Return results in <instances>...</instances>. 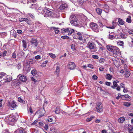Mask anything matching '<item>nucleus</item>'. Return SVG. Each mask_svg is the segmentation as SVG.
<instances>
[{"mask_svg": "<svg viewBox=\"0 0 133 133\" xmlns=\"http://www.w3.org/2000/svg\"><path fill=\"white\" fill-rule=\"evenodd\" d=\"M75 67V65L73 62H70L68 64V68L70 70H73Z\"/></svg>", "mask_w": 133, "mask_h": 133, "instance_id": "nucleus-13", "label": "nucleus"}, {"mask_svg": "<svg viewBox=\"0 0 133 133\" xmlns=\"http://www.w3.org/2000/svg\"><path fill=\"white\" fill-rule=\"evenodd\" d=\"M114 64L116 67H118L119 65V62L118 59H114L113 60Z\"/></svg>", "mask_w": 133, "mask_h": 133, "instance_id": "nucleus-14", "label": "nucleus"}, {"mask_svg": "<svg viewBox=\"0 0 133 133\" xmlns=\"http://www.w3.org/2000/svg\"><path fill=\"white\" fill-rule=\"evenodd\" d=\"M25 18H20V19L19 18V21L20 22H22V21H25Z\"/></svg>", "mask_w": 133, "mask_h": 133, "instance_id": "nucleus-56", "label": "nucleus"}, {"mask_svg": "<svg viewBox=\"0 0 133 133\" xmlns=\"http://www.w3.org/2000/svg\"><path fill=\"white\" fill-rule=\"evenodd\" d=\"M70 19L71 21L70 23L71 25L75 26L77 25V19L75 15H72L70 16Z\"/></svg>", "mask_w": 133, "mask_h": 133, "instance_id": "nucleus-1", "label": "nucleus"}, {"mask_svg": "<svg viewBox=\"0 0 133 133\" xmlns=\"http://www.w3.org/2000/svg\"><path fill=\"white\" fill-rule=\"evenodd\" d=\"M117 18H115L112 21V23L111 25H110L109 26L107 27L108 28L114 29L116 26H117Z\"/></svg>", "mask_w": 133, "mask_h": 133, "instance_id": "nucleus-8", "label": "nucleus"}, {"mask_svg": "<svg viewBox=\"0 0 133 133\" xmlns=\"http://www.w3.org/2000/svg\"><path fill=\"white\" fill-rule=\"evenodd\" d=\"M22 42L23 43V47H24L25 49L26 48V41L23 40L22 41Z\"/></svg>", "mask_w": 133, "mask_h": 133, "instance_id": "nucleus-36", "label": "nucleus"}, {"mask_svg": "<svg viewBox=\"0 0 133 133\" xmlns=\"http://www.w3.org/2000/svg\"><path fill=\"white\" fill-rule=\"evenodd\" d=\"M74 30L73 29H71L70 28L68 32V35H71L74 32Z\"/></svg>", "mask_w": 133, "mask_h": 133, "instance_id": "nucleus-37", "label": "nucleus"}, {"mask_svg": "<svg viewBox=\"0 0 133 133\" xmlns=\"http://www.w3.org/2000/svg\"><path fill=\"white\" fill-rule=\"evenodd\" d=\"M18 100L19 102L22 103L24 104L25 103V101L20 97H19L18 98Z\"/></svg>", "mask_w": 133, "mask_h": 133, "instance_id": "nucleus-30", "label": "nucleus"}, {"mask_svg": "<svg viewBox=\"0 0 133 133\" xmlns=\"http://www.w3.org/2000/svg\"><path fill=\"white\" fill-rule=\"evenodd\" d=\"M18 133H26V132L24 130H18Z\"/></svg>", "mask_w": 133, "mask_h": 133, "instance_id": "nucleus-45", "label": "nucleus"}, {"mask_svg": "<svg viewBox=\"0 0 133 133\" xmlns=\"http://www.w3.org/2000/svg\"><path fill=\"white\" fill-rule=\"evenodd\" d=\"M94 117L93 116H91L89 118H87L86 119V121L87 122H89L91 121L92 119V118H93Z\"/></svg>", "mask_w": 133, "mask_h": 133, "instance_id": "nucleus-39", "label": "nucleus"}, {"mask_svg": "<svg viewBox=\"0 0 133 133\" xmlns=\"http://www.w3.org/2000/svg\"><path fill=\"white\" fill-rule=\"evenodd\" d=\"M120 36L123 39H125L127 37V35L125 34H124L123 33H120Z\"/></svg>", "mask_w": 133, "mask_h": 133, "instance_id": "nucleus-29", "label": "nucleus"}, {"mask_svg": "<svg viewBox=\"0 0 133 133\" xmlns=\"http://www.w3.org/2000/svg\"><path fill=\"white\" fill-rule=\"evenodd\" d=\"M104 60L105 59L104 58H101L100 59L99 61L100 63H103L104 61Z\"/></svg>", "mask_w": 133, "mask_h": 133, "instance_id": "nucleus-49", "label": "nucleus"}, {"mask_svg": "<svg viewBox=\"0 0 133 133\" xmlns=\"http://www.w3.org/2000/svg\"><path fill=\"white\" fill-rule=\"evenodd\" d=\"M100 122L101 120L99 119H97L95 121V122L96 123H99Z\"/></svg>", "mask_w": 133, "mask_h": 133, "instance_id": "nucleus-64", "label": "nucleus"}, {"mask_svg": "<svg viewBox=\"0 0 133 133\" xmlns=\"http://www.w3.org/2000/svg\"><path fill=\"white\" fill-rule=\"evenodd\" d=\"M99 69L100 71H103L104 69V68L103 67H100L99 68Z\"/></svg>", "mask_w": 133, "mask_h": 133, "instance_id": "nucleus-62", "label": "nucleus"}, {"mask_svg": "<svg viewBox=\"0 0 133 133\" xmlns=\"http://www.w3.org/2000/svg\"><path fill=\"white\" fill-rule=\"evenodd\" d=\"M92 57L93 58L95 59H98V56L97 55H92Z\"/></svg>", "mask_w": 133, "mask_h": 133, "instance_id": "nucleus-46", "label": "nucleus"}, {"mask_svg": "<svg viewBox=\"0 0 133 133\" xmlns=\"http://www.w3.org/2000/svg\"><path fill=\"white\" fill-rule=\"evenodd\" d=\"M118 19V22L119 23V24H118V25H119V24L121 25H123L124 24L125 22L124 21L122 20L120 18H118L117 19Z\"/></svg>", "mask_w": 133, "mask_h": 133, "instance_id": "nucleus-23", "label": "nucleus"}, {"mask_svg": "<svg viewBox=\"0 0 133 133\" xmlns=\"http://www.w3.org/2000/svg\"><path fill=\"white\" fill-rule=\"evenodd\" d=\"M49 56L53 58H56L55 55L53 54L50 53L49 54Z\"/></svg>", "mask_w": 133, "mask_h": 133, "instance_id": "nucleus-40", "label": "nucleus"}, {"mask_svg": "<svg viewBox=\"0 0 133 133\" xmlns=\"http://www.w3.org/2000/svg\"><path fill=\"white\" fill-rule=\"evenodd\" d=\"M50 133H56V131L55 129H50Z\"/></svg>", "mask_w": 133, "mask_h": 133, "instance_id": "nucleus-43", "label": "nucleus"}, {"mask_svg": "<svg viewBox=\"0 0 133 133\" xmlns=\"http://www.w3.org/2000/svg\"><path fill=\"white\" fill-rule=\"evenodd\" d=\"M12 84L15 86H17L19 84V81L18 80H14L12 81Z\"/></svg>", "mask_w": 133, "mask_h": 133, "instance_id": "nucleus-19", "label": "nucleus"}, {"mask_svg": "<svg viewBox=\"0 0 133 133\" xmlns=\"http://www.w3.org/2000/svg\"><path fill=\"white\" fill-rule=\"evenodd\" d=\"M111 83L110 82H105V84L108 86H110Z\"/></svg>", "mask_w": 133, "mask_h": 133, "instance_id": "nucleus-53", "label": "nucleus"}, {"mask_svg": "<svg viewBox=\"0 0 133 133\" xmlns=\"http://www.w3.org/2000/svg\"><path fill=\"white\" fill-rule=\"evenodd\" d=\"M69 29H70V28H67L66 29H65L63 28L61 30H62V32L63 34H64L65 32H68V31L69 30Z\"/></svg>", "mask_w": 133, "mask_h": 133, "instance_id": "nucleus-24", "label": "nucleus"}, {"mask_svg": "<svg viewBox=\"0 0 133 133\" xmlns=\"http://www.w3.org/2000/svg\"><path fill=\"white\" fill-rule=\"evenodd\" d=\"M96 111L98 112H101L103 111V105L100 102H98L96 104Z\"/></svg>", "mask_w": 133, "mask_h": 133, "instance_id": "nucleus-5", "label": "nucleus"}, {"mask_svg": "<svg viewBox=\"0 0 133 133\" xmlns=\"http://www.w3.org/2000/svg\"><path fill=\"white\" fill-rule=\"evenodd\" d=\"M112 75L110 74H107L106 75V78L107 79L110 80L112 78Z\"/></svg>", "mask_w": 133, "mask_h": 133, "instance_id": "nucleus-27", "label": "nucleus"}, {"mask_svg": "<svg viewBox=\"0 0 133 133\" xmlns=\"http://www.w3.org/2000/svg\"><path fill=\"white\" fill-rule=\"evenodd\" d=\"M14 117L12 116H8L5 117L4 119L5 121L8 123L9 124L10 122H13L15 121Z\"/></svg>", "mask_w": 133, "mask_h": 133, "instance_id": "nucleus-6", "label": "nucleus"}, {"mask_svg": "<svg viewBox=\"0 0 133 133\" xmlns=\"http://www.w3.org/2000/svg\"><path fill=\"white\" fill-rule=\"evenodd\" d=\"M61 38L63 39H69V37L66 36H61Z\"/></svg>", "mask_w": 133, "mask_h": 133, "instance_id": "nucleus-48", "label": "nucleus"}, {"mask_svg": "<svg viewBox=\"0 0 133 133\" xmlns=\"http://www.w3.org/2000/svg\"><path fill=\"white\" fill-rule=\"evenodd\" d=\"M35 58L36 59H41V57L39 55H37L35 57Z\"/></svg>", "mask_w": 133, "mask_h": 133, "instance_id": "nucleus-54", "label": "nucleus"}, {"mask_svg": "<svg viewBox=\"0 0 133 133\" xmlns=\"http://www.w3.org/2000/svg\"><path fill=\"white\" fill-rule=\"evenodd\" d=\"M101 25H100V27L99 28V29H100V30L101 31H102L103 30V26H102L103 25V24L101 23Z\"/></svg>", "mask_w": 133, "mask_h": 133, "instance_id": "nucleus-57", "label": "nucleus"}, {"mask_svg": "<svg viewBox=\"0 0 133 133\" xmlns=\"http://www.w3.org/2000/svg\"><path fill=\"white\" fill-rule=\"evenodd\" d=\"M113 85L111 86V87L114 89H116L117 91H119L120 90V87L116 83L113 82Z\"/></svg>", "mask_w": 133, "mask_h": 133, "instance_id": "nucleus-11", "label": "nucleus"}, {"mask_svg": "<svg viewBox=\"0 0 133 133\" xmlns=\"http://www.w3.org/2000/svg\"><path fill=\"white\" fill-rule=\"evenodd\" d=\"M87 66L91 68H93V65H92V64H88V65H87Z\"/></svg>", "mask_w": 133, "mask_h": 133, "instance_id": "nucleus-61", "label": "nucleus"}, {"mask_svg": "<svg viewBox=\"0 0 133 133\" xmlns=\"http://www.w3.org/2000/svg\"><path fill=\"white\" fill-rule=\"evenodd\" d=\"M48 62V61H44L43 62L41 66L42 67H44L46 66V65L47 63Z\"/></svg>", "mask_w": 133, "mask_h": 133, "instance_id": "nucleus-38", "label": "nucleus"}, {"mask_svg": "<svg viewBox=\"0 0 133 133\" xmlns=\"http://www.w3.org/2000/svg\"><path fill=\"white\" fill-rule=\"evenodd\" d=\"M56 28H56L55 27H52L51 28V29H55V33L56 34H57L59 32V30H58L55 29Z\"/></svg>", "mask_w": 133, "mask_h": 133, "instance_id": "nucleus-41", "label": "nucleus"}, {"mask_svg": "<svg viewBox=\"0 0 133 133\" xmlns=\"http://www.w3.org/2000/svg\"><path fill=\"white\" fill-rule=\"evenodd\" d=\"M84 1L83 0H77L76 2V4L77 6H80L83 4Z\"/></svg>", "mask_w": 133, "mask_h": 133, "instance_id": "nucleus-18", "label": "nucleus"}, {"mask_svg": "<svg viewBox=\"0 0 133 133\" xmlns=\"http://www.w3.org/2000/svg\"><path fill=\"white\" fill-rule=\"evenodd\" d=\"M6 75L5 73L3 72H1L0 73V78H1Z\"/></svg>", "mask_w": 133, "mask_h": 133, "instance_id": "nucleus-42", "label": "nucleus"}, {"mask_svg": "<svg viewBox=\"0 0 133 133\" xmlns=\"http://www.w3.org/2000/svg\"><path fill=\"white\" fill-rule=\"evenodd\" d=\"M44 110L43 109H40L36 113L39 115L38 117L40 118L44 116Z\"/></svg>", "mask_w": 133, "mask_h": 133, "instance_id": "nucleus-12", "label": "nucleus"}, {"mask_svg": "<svg viewBox=\"0 0 133 133\" xmlns=\"http://www.w3.org/2000/svg\"><path fill=\"white\" fill-rule=\"evenodd\" d=\"M17 32L19 34H21L22 33V32L21 30H18L17 31Z\"/></svg>", "mask_w": 133, "mask_h": 133, "instance_id": "nucleus-58", "label": "nucleus"}, {"mask_svg": "<svg viewBox=\"0 0 133 133\" xmlns=\"http://www.w3.org/2000/svg\"><path fill=\"white\" fill-rule=\"evenodd\" d=\"M115 46H112L111 45H109L106 46V47L108 50L112 52L113 50V48H114Z\"/></svg>", "mask_w": 133, "mask_h": 133, "instance_id": "nucleus-16", "label": "nucleus"}, {"mask_svg": "<svg viewBox=\"0 0 133 133\" xmlns=\"http://www.w3.org/2000/svg\"><path fill=\"white\" fill-rule=\"evenodd\" d=\"M9 105L13 108H15L17 106L14 101L9 103Z\"/></svg>", "mask_w": 133, "mask_h": 133, "instance_id": "nucleus-20", "label": "nucleus"}, {"mask_svg": "<svg viewBox=\"0 0 133 133\" xmlns=\"http://www.w3.org/2000/svg\"><path fill=\"white\" fill-rule=\"evenodd\" d=\"M123 105L125 106L128 107L131 105V104L129 102H125L124 103Z\"/></svg>", "mask_w": 133, "mask_h": 133, "instance_id": "nucleus-32", "label": "nucleus"}, {"mask_svg": "<svg viewBox=\"0 0 133 133\" xmlns=\"http://www.w3.org/2000/svg\"><path fill=\"white\" fill-rule=\"evenodd\" d=\"M125 76L126 77H128L130 76V73L129 70H125Z\"/></svg>", "mask_w": 133, "mask_h": 133, "instance_id": "nucleus-22", "label": "nucleus"}, {"mask_svg": "<svg viewBox=\"0 0 133 133\" xmlns=\"http://www.w3.org/2000/svg\"><path fill=\"white\" fill-rule=\"evenodd\" d=\"M8 78L6 79H5V82H10L11 81L12 79V77L10 76L9 77H8L7 76Z\"/></svg>", "mask_w": 133, "mask_h": 133, "instance_id": "nucleus-35", "label": "nucleus"}, {"mask_svg": "<svg viewBox=\"0 0 133 133\" xmlns=\"http://www.w3.org/2000/svg\"><path fill=\"white\" fill-rule=\"evenodd\" d=\"M55 112L57 114H59L60 113V108L59 107H57L55 109Z\"/></svg>", "mask_w": 133, "mask_h": 133, "instance_id": "nucleus-25", "label": "nucleus"}, {"mask_svg": "<svg viewBox=\"0 0 133 133\" xmlns=\"http://www.w3.org/2000/svg\"><path fill=\"white\" fill-rule=\"evenodd\" d=\"M125 119L124 117H121L119 118L118 121L119 122L123 123Z\"/></svg>", "mask_w": 133, "mask_h": 133, "instance_id": "nucleus-31", "label": "nucleus"}, {"mask_svg": "<svg viewBox=\"0 0 133 133\" xmlns=\"http://www.w3.org/2000/svg\"><path fill=\"white\" fill-rule=\"evenodd\" d=\"M36 2V0H29L28 1V4L30 3L31 4V5L30 6V8H36L37 5L35 4H32V3H35Z\"/></svg>", "mask_w": 133, "mask_h": 133, "instance_id": "nucleus-10", "label": "nucleus"}, {"mask_svg": "<svg viewBox=\"0 0 133 133\" xmlns=\"http://www.w3.org/2000/svg\"><path fill=\"white\" fill-rule=\"evenodd\" d=\"M31 73L34 76L37 74V71L36 70H32L31 71Z\"/></svg>", "mask_w": 133, "mask_h": 133, "instance_id": "nucleus-34", "label": "nucleus"}, {"mask_svg": "<svg viewBox=\"0 0 133 133\" xmlns=\"http://www.w3.org/2000/svg\"><path fill=\"white\" fill-rule=\"evenodd\" d=\"M126 22L129 23H130L131 22V17L130 16H128V17L127 18Z\"/></svg>", "mask_w": 133, "mask_h": 133, "instance_id": "nucleus-28", "label": "nucleus"}, {"mask_svg": "<svg viewBox=\"0 0 133 133\" xmlns=\"http://www.w3.org/2000/svg\"><path fill=\"white\" fill-rule=\"evenodd\" d=\"M28 14L32 18H34V16L33 14H31V13H29Z\"/></svg>", "mask_w": 133, "mask_h": 133, "instance_id": "nucleus-59", "label": "nucleus"}, {"mask_svg": "<svg viewBox=\"0 0 133 133\" xmlns=\"http://www.w3.org/2000/svg\"><path fill=\"white\" fill-rule=\"evenodd\" d=\"M73 36L74 39H78V36L77 35L74 34L73 35Z\"/></svg>", "mask_w": 133, "mask_h": 133, "instance_id": "nucleus-50", "label": "nucleus"}, {"mask_svg": "<svg viewBox=\"0 0 133 133\" xmlns=\"http://www.w3.org/2000/svg\"><path fill=\"white\" fill-rule=\"evenodd\" d=\"M31 45L33 47L36 48L38 44V41L35 38H32L30 41Z\"/></svg>", "mask_w": 133, "mask_h": 133, "instance_id": "nucleus-7", "label": "nucleus"}, {"mask_svg": "<svg viewBox=\"0 0 133 133\" xmlns=\"http://www.w3.org/2000/svg\"><path fill=\"white\" fill-rule=\"evenodd\" d=\"M113 56L115 57H117V56L120 55L121 52L119 49L117 47L115 46L112 52Z\"/></svg>", "mask_w": 133, "mask_h": 133, "instance_id": "nucleus-4", "label": "nucleus"}, {"mask_svg": "<svg viewBox=\"0 0 133 133\" xmlns=\"http://www.w3.org/2000/svg\"><path fill=\"white\" fill-rule=\"evenodd\" d=\"M97 78V77L95 75H94L92 77V78L94 80H96Z\"/></svg>", "mask_w": 133, "mask_h": 133, "instance_id": "nucleus-51", "label": "nucleus"}, {"mask_svg": "<svg viewBox=\"0 0 133 133\" xmlns=\"http://www.w3.org/2000/svg\"><path fill=\"white\" fill-rule=\"evenodd\" d=\"M67 5L66 4H64L61 5V8L62 9H64L68 7Z\"/></svg>", "mask_w": 133, "mask_h": 133, "instance_id": "nucleus-26", "label": "nucleus"}, {"mask_svg": "<svg viewBox=\"0 0 133 133\" xmlns=\"http://www.w3.org/2000/svg\"><path fill=\"white\" fill-rule=\"evenodd\" d=\"M7 52L6 51H4L3 52L2 56L3 57H4L6 56V55Z\"/></svg>", "mask_w": 133, "mask_h": 133, "instance_id": "nucleus-44", "label": "nucleus"}, {"mask_svg": "<svg viewBox=\"0 0 133 133\" xmlns=\"http://www.w3.org/2000/svg\"><path fill=\"white\" fill-rule=\"evenodd\" d=\"M117 43L118 46H122L123 48H124V42L123 41H118L117 42Z\"/></svg>", "mask_w": 133, "mask_h": 133, "instance_id": "nucleus-21", "label": "nucleus"}, {"mask_svg": "<svg viewBox=\"0 0 133 133\" xmlns=\"http://www.w3.org/2000/svg\"><path fill=\"white\" fill-rule=\"evenodd\" d=\"M19 78V80L22 82H25L27 80L26 77L24 75L20 76Z\"/></svg>", "mask_w": 133, "mask_h": 133, "instance_id": "nucleus-15", "label": "nucleus"}, {"mask_svg": "<svg viewBox=\"0 0 133 133\" xmlns=\"http://www.w3.org/2000/svg\"><path fill=\"white\" fill-rule=\"evenodd\" d=\"M59 71V67L57 66L55 72H58Z\"/></svg>", "mask_w": 133, "mask_h": 133, "instance_id": "nucleus-47", "label": "nucleus"}, {"mask_svg": "<svg viewBox=\"0 0 133 133\" xmlns=\"http://www.w3.org/2000/svg\"><path fill=\"white\" fill-rule=\"evenodd\" d=\"M96 45L94 42H89L87 44V47L92 52H95L96 51Z\"/></svg>", "mask_w": 133, "mask_h": 133, "instance_id": "nucleus-3", "label": "nucleus"}, {"mask_svg": "<svg viewBox=\"0 0 133 133\" xmlns=\"http://www.w3.org/2000/svg\"><path fill=\"white\" fill-rule=\"evenodd\" d=\"M52 117H49L48 119V121L49 122H51L52 121Z\"/></svg>", "mask_w": 133, "mask_h": 133, "instance_id": "nucleus-52", "label": "nucleus"}, {"mask_svg": "<svg viewBox=\"0 0 133 133\" xmlns=\"http://www.w3.org/2000/svg\"><path fill=\"white\" fill-rule=\"evenodd\" d=\"M108 38L109 39H113L115 38V34L114 32H111Z\"/></svg>", "mask_w": 133, "mask_h": 133, "instance_id": "nucleus-17", "label": "nucleus"}, {"mask_svg": "<svg viewBox=\"0 0 133 133\" xmlns=\"http://www.w3.org/2000/svg\"><path fill=\"white\" fill-rule=\"evenodd\" d=\"M96 11L97 13L99 15L101 14L102 12V10L99 8L97 9Z\"/></svg>", "mask_w": 133, "mask_h": 133, "instance_id": "nucleus-33", "label": "nucleus"}, {"mask_svg": "<svg viewBox=\"0 0 133 133\" xmlns=\"http://www.w3.org/2000/svg\"><path fill=\"white\" fill-rule=\"evenodd\" d=\"M2 133H9V132L8 130H5L3 131Z\"/></svg>", "mask_w": 133, "mask_h": 133, "instance_id": "nucleus-63", "label": "nucleus"}, {"mask_svg": "<svg viewBox=\"0 0 133 133\" xmlns=\"http://www.w3.org/2000/svg\"><path fill=\"white\" fill-rule=\"evenodd\" d=\"M48 125L47 124H46L44 128L45 130L48 129Z\"/></svg>", "mask_w": 133, "mask_h": 133, "instance_id": "nucleus-60", "label": "nucleus"}, {"mask_svg": "<svg viewBox=\"0 0 133 133\" xmlns=\"http://www.w3.org/2000/svg\"><path fill=\"white\" fill-rule=\"evenodd\" d=\"M44 11L45 12V14L44 15V16L45 17L51 16L52 14V12L48 10V9L46 8H45L44 9Z\"/></svg>", "mask_w": 133, "mask_h": 133, "instance_id": "nucleus-9", "label": "nucleus"}, {"mask_svg": "<svg viewBox=\"0 0 133 133\" xmlns=\"http://www.w3.org/2000/svg\"><path fill=\"white\" fill-rule=\"evenodd\" d=\"M90 28L95 32H98L99 31V29L96 23L91 22L90 23Z\"/></svg>", "mask_w": 133, "mask_h": 133, "instance_id": "nucleus-2", "label": "nucleus"}, {"mask_svg": "<svg viewBox=\"0 0 133 133\" xmlns=\"http://www.w3.org/2000/svg\"><path fill=\"white\" fill-rule=\"evenodd\" d=\"M39 126L40 127H42L43 125V123L41 122H38Z\"/></svg>", "mask_w": 133, "mask_h": 133, "instance_id": "nucleus-55", "label": "nucleus"}]
</instances>
